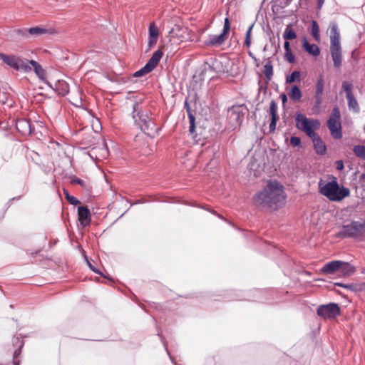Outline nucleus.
I'll return each mask as SVG.
<instances>
[{"instance_id": "obj_53", "label": "nucleus", "mask_w": 365, "mask_h": 365, "mask_svg": "<svg viewBox=\"0 0 365 365\" xmlns=\"http://www.w3.org/2000/svg\"><path fill=\"white\" fill-rule=\"evenodd\" d=\"M253 60H254V61H255V65H256L257 66H259L258 59H257L256 57H255V58H253Z\"/></svg>"}, {"instance_id": "obj_34", "label": "nucleus", "mask_w": 365, "mask_h": 365, "mask_svg": "<svg viewBox=\"0 0 365 365\" xmlns=\"http://www.w3.org/2000/svg\"><path fill=\"white\" fill-rule=\"evenodd\" d=\"M253 27H254V24H252L250 26V27L248 28V29L246 32V34H245L244 46H246L247 48H250L251 46V43H252L251 35H252V31Z\"/></svg>"}, {"instance_id": "obj_27", "label": "nucleus", "mask_w": 365, "mask_h": 365, "mask_svg": "<svg viewBox=\"0 0 365 365\" xmlns=\"http://www.w3.org/2000/svg\"><path fill=\"white\" fill-rule=\"evenodd\" d=\"M264 75L267 81H270L273 76V66L272 61L268 60L264 66Z\"/></svg>"}, {"instance_id": "obj_15", "label": "nucleus", "mask_w": 365, "mask_h": 365, "mask_svg": "<svg viewBox=\"0 0 365 365\" xmlns=\"http://www.w3.org/2000/svg\"><path fill=\"white\" fill-rule=\"evenodd\" d=\"M48 86L52 88L58 95L64 96L69 91V86L64 80H58L53 86L50 82H46Z\"/></svg>"}, {"instance_id": "obj_48", "label": "nucleus", "mask_w": 365, "mask_h": 365, "mask_svg": "<svg viewBox=\"0 0 365 365\" xmlns=\"http://www.w3.org/2000/svg\"><path fill=\"white\" fill-rule=\"evenodd\" d=\"M325 0H317V7L318 9H321L324 3Z\"/></svg>"}, {"instance_id": "obj_16", "label": "nucleus", "mask_w": 365, "mask_h": 365, "mask_svg": "<svg viewBox=\"0 0 365 365\" xmlns=\"http://www.w3.org/2000/svg\"><path fill=\"white\" fill-rule=\"evenodd\" d=\"M78 217L83 227L89 225L91 220L89 209L86 206H79L78 207Z\"/></svg>"}, {"instance_id": "obj_54", "label": "nucleus", "mask_w": 365, "mask_h": 365, "mask_svg": "<svg viewBox=\"0 0 365 365\" xmlns=\"http://www.w3.org/2000/svg\"><path fill=\"white\" fill-rule=\"evenodd\" d=\"M292 1V0H286L285 1V6H288L289 4H290V3Z\"/></svg>"}, {"instance_id": "obj_31", "label": "nucleus", "mask_w": 365, "mask_h": 365, "mask_svg": "<svg viewBox=\"0 0 365 365\" xmlns=\"http://www.w3.org/2000/svg\"><path fill=\"white\" fill-rule=\"evenodd\" d=\"M311 33L312 36L317 41H320L319 27L316 21H312Z\"/></svg>"}, {"instance_id": "obj_52", "label": "nucleus", "mask_w": 365, "mask_h": 365, "mask_svg": "<svg viewBox=\"0 0 365 365\" xmlns=\"http://www.w3.org/2000/svg\"><path fill=\"white\" fill-rule=\"evenodd\" d=\"M248 55H249V56H250L252 59H253V58H255V57L251 51H248Z\"/></svg>"}, {"instance_id": "obj_3", "label": "nucleus", "mask_w": 365, "mask_h": 365, "mask_svg": "<svg viewBox=\"0 0 365 365\" xmlns=\"http://www.w3.org/2000/svg\"><path fill=\"white\" fill-rule=\"evenodd\" d=\"M330 29V53L334 62V66L339 68L341 65L342 56L340 43V34L336 22H331Z\"/></svg>"}, {"instance_id": "obj_5", "label": "nucleus", "mask_w": 365, "mask_h": 365, "mask_svg": "<svg viewBox=\"0 0 365 365\" xmlns=\"http://www.w3.org/2000/svg\"><path fill=\"white\" fill-rule=\"evenodd\" d=\"M296 128L304 132L308 137H313L316 131L320 128V122L317 119L308 118L301 113H297L294 115Z\"/></svg>"}, {"instance_id": "obj_36", "label": "nucleus", "mask_w": 365, "mask_h": 365, "mask_svg": "<svg viewBox=\"0 0 365 365\" xmlns=\"http://www.w3.org/2000/svg\"><path fill=\"white\" fill-rule=\"evenodd\" d=\"M334 285L335 286H338V287H344L346 289H349L350 291H352V292H356L357 290H359V285L357 284H343V283H341V282H336L334 283Z\"/></svg>"}, {"instance_id": "obj_4", "label": "nucleus", "mask_w": 365, "mask_h": 365, "mask_svg": "<svg viewBox=\"0 0 365 365\" xmlns=\"http://www.w3.org/2000/svg\"><path fill=\"white\" fill-rule=\"evenodd\" d=\"M139 106L140 105L138 102L133 104V118L144 133L151 135L157 130L155 124L149 117L148 113L143 112Z\"/></svg>"}, {"instance_id": "obj_10", "label": "nucleus", "mask_w": 365, "mask_h": 365, "mask_svg": "<svg viewBox=\"0 0 365 365\" xmlns=\"http://www.w3.org/2000/svg\"><path fill=\"white\" fill-rule=\"evenodd\" d=\"M244 105H234L227 110V118L230 128L233 130L240 127L245 115Z\"/></svg>"}, {"instance_id": "obj_43", "label": "nucleus", "mask_w": 365, "mask_h": 365, "mask_svg": "<svg viewBox=\"0 0 365 365\" xmlns=\"http://www.w3.org/2000/svg\"><path fill=\"white\" fill-rule=\"evenodd\" d=\"M336 168L339 170H341L344 169V163L342 160H337L336 161Z\"/></svg>"}, {"instance_id": "obj_19", "label": "nucleus", "mask_w": 365, "mask_h": 365, "mask_svg": "<svg viewBox=\"0 0 365 365\" xmlns=\"http://www.w3.org/2000/svg\"><path fill=\"white\" fill-rule=\"evenodd\" d=\"M313 142L314 150L318 155H324L326 153V145L322 138L316 133L314 136L310 137Z\"/></svg>"}, {"instance_id": "obj_2", "label": "nucleus", "mask_w": 365, "mask_h": 365, "mask_svg": "<svg viewBox=\"0 0 365 365\" xmlns=\"http://www.w3.org/2000/svg\"><path fill=\"white\" fill-rule=\"evenodd\" d=\"M319 192L331 201H341L344 198L349 196L350 190L344 186L340 187L336 178L331 177V180L329 182L320 180L319 182Z\"/></svg>"}, {"instance_id": "obj_33", "label": "nucleus", "mask_w": 365, "mask_h": 365, "mask_svg": "<svg viewBox=\"0 0 365 365\" xmlns=\"http://www.w3.org/2000/svg\"><path fill=\"white\" fill-rule=\"evenodd\" d=\"M353 152L358 158L365 160V145H355Z\"/></svg>"}, {"instance_id": "obj_44", "label": "nucleus", "mask_w": 365, "mask_h": 365, "mask_svg": "<svg viewBox=\"0 0 365 365\" xmlns=\"http://www.w3.org/2000/svg\"><path fill=\"white\" fill-rule=\"evenodd\" d=\"M284 51H285V52L292 51V50H291V48H290L289 42V41H286L284 42Z\"/></svg>"}, {"instance_id": "obj_47", "label": "nucleus", "mask_w": 365, "mask_h": 365, "mask_svg": "<svg viewBox=\"0 0 365 365\" xmlns=\"http://www.w3.org/2000/svg\"><path fill=\"white\" fill-rule=\"evenodd\" d=\"M184 106L185 108H186V110L187 112V114L188 113H191V110H190V105L188 103V102L187 101H185L184 103Z\"/></svg>"}, {"instance_id": "obj_13", "label": "nucleus", "mask_w": 365, "mask_h": 365, "mask_svg": "<svg viewBox=\"0 0 365 365\" xmlns=\"http://www.w3.org/2000/svg\"><path fill=\"white\" fill-rule=\"evenodd\" d=\"M317 314L324 319H333L340 315V307L337 304L329 303L320 305L317 310Z\"/></svg>"}, {"instance_id": "obj_41", "label": "nucleus", "mask_w": 365, "mask_h": 365, "mask_svg": "<svg viewBox=\"0 0 365 365\" xmlns=\"http://www.w3.org/2000/svg\"><path fill=\"white\" fill-rule=\"evenodd\" d=\"M284 58L289 62V63H294L295 61V57L294 54L292 53V51H287L284 53Z\"/></svg>"}, {"instance_id": "obj_23", "label": "nucleus", "mask_w": 365, "mask_h": 365, "mask_svg": "<svg viewBox=\"0 0 365 365\" xmlns=\"http://www.w3.org/2000/svg\"><path fill=\"white\" fill-rule=\"evenodd\" d=\"M356 272V268L351 264L343 262L341 267L339 269V273L344 277H347L352 275Z\"/></svg>"}, {"instance_id": "obj_51", "label": "nucleus", "mask_w": 365, "mask_h": 365, "mask_svg": "<svg viewBox=\"0 0 365 365\" xmlns=\"http://www.w3.org/2000/svg\"><path fill=\"white\" fill-rule=\"evenodd\" d=\"M212 213L215 215H217L218 217L225 220V219L222 216H221L219 214H217L215 211H212Z\"/></svg>"}, {"instance_id": "obj_38", "label": "nucleus", "mask_w": 365, "mask_h": 365, "mask_svg": "<svg viewBox=\"0 0 365 365\" xmlns=\"http://www.w3.org/2000/svg\"><path fill=\"white\" fill-rule=\"evenodd\" d=\"M289 143L292 147H294V148L295 147H298V148L302 147L301 139L299 137L292 136L290 138Z\"/></svg>"}, {"instance_id": "obj_24", "label": "nucleus", "mask_w": 365, "mask_h": 365, "mask_svg": "<svg viewBox=\"0 0 365 365\" xmlns=\"http://www.w3.org/2000/svg\"><path fill=\"white\" fill-rule=\"evenodd\" d=\"M28 64L30 66H32L34 68V72L38 76V77L44 81L45 76H46V71L42 68V66L36 61L34 60H30L27 61Z\"/></svg>"}, {"instance_id": "obj_1", "label": "nucleus", "mask_w": 365, "mask_h": 365, "mask_svg": "<svg viewBox=\"0 0 365 365\" xmlns=\"http://www.w3.org/2000/svg\"><path fill=\"white\" fill-rule=\"evenodd\" d=\"M287 195L284 186L277 180H268L267 185L252 197L255 206L272 211L283 207Z\"/></svg>"}, {"instance_id": "obj_7", "label": "nucleus", "mask_w": 365, "mask_h": 365, "mask_svg": "<svg viewBox=\"0 0 365 365\" xmlns=\"http://www.w3.org/2000/svg\"><path fill=\"white\" fill-rule=\"evenodd\" d=\"M327 126L333 138L338 140L342 138L341 113L338 107L332 109L327 120Z\"/></svg>"}, {"instance_id": "obj_6", "label": "nucleus", "mask_w": 365, "mask_h": 365, "mask_svg": "<svg viewBox=\"0 0 365 365\" xmlns=\"http://www.w3.org/2000/svg\"><path fill=\"white\" fill-rule=\"evenodd\" d=\"M365 234V222L351 221L349 224L342 226L337 237L341 238H359Z\"/></svg>"}, {"instance_id": "obj_42", "label": "nucleus", "mask_w": 365, "mask_h": 365, "mask_svg": "<svg viewBox=\"0 0 365 365\" xmlns=\"http://www.w3.org/2000/svg\"><path fill=\"white\" fill-rule=\"evenodd\" d=\"M71 102L73 105H76V106H81L82 104V101H81V98H74L73 96H71Z\"/></svg>"}, {"instance_id": "obj_55", "label": "nucleus", "mask_w": 365, "mask_h": 365, "mask_svg": "<svg viewBox=\"0 0 365 365\" xmlns=\"http://www.w3.org/2000/svg\"><path fill=\"white\" fill-rule=\"evenodd\" d=\"M302 0H299V1H301Z\"/></svg>"}, {"instance_id": "obj_32", "label": "nucleus", "mask_w": 365, "mask_h": 365, "mask_svg": "<svg viewBox=\"0 0 365 365\" xmlns=\"http://www.w3.org/2000/svg\"><path fill=\"white\" fill-rule=\"evenodd\" d=\"M301 73L298 71H293L289 76L286 78L287 83H292L295 81H300Z\"/></svg>"}, {"instance_id": "obj_49", "label": "nucleus", "mask_w": 365, "mask_h": 365, "mask_svg": "<svg viewBox=\"0 0 365 365\" xmlns=\"http://www.w3.org/2000/svg\"><path fill=\"white\" fill-rule=\"evenodd\" d=\"M195 124H190L189 130L191 133H192L195 131Z\"/></svg>"}, {"instance_id": "obj_12", "label": "nucleus", "mask_w": 365, "mask_h": 365, "mask_svg": "<svg viewBox=\"0 0 365 365\" xmlns=\"http://www.w3.org/2000/svg\"><path fill=\"white\" fill-rule=\"evenodd\" d=\"M163 53L161 50L158 49L155 51L150 58L148 60L147 63L140 70L134 73L135 77L143 76L150 72H151L158 64L160 61Z\"/></svg>"}, {"instance_id": "obj_26", "label": "nucleus", "mask_w": 365, "mask_h": 365, "mask_svg": "<svg viewBox=\"0 0 365 365\" xmlns=\"http://www.w3.org/2000/svg\"><path fill=\"white\" fill-rule=\"evenodd\" d=\"M16 128L19 131L24 133H26V132L30 133L31 132L30 122L26 119L19 120L16 122Z\"/></svg>"}, {"instance_id": "obj_30", "label": "nucleus", "mask_w": 365, "mask_h": 365, "mask_svg": "<svg viewBox=\"0 0 365 365\" xmlns=\"http://www.w3.org/2000/svg\"><path fill=\"white\" fill-rule=\"evenodd\" d=\"M47 29L38 26L28 29L29 36H41L47 34Z\"/></svg>"}, {"instance_id": "obj_20", "label": "nucleus", "mask_w": 365, "mask_h": 365, "mask_svg": "<svg viewBox=\"0 0 365 365\" xmlns=\"http://www.w3.org/2000/svg\"><path fill=\"white\" fill-rule=\"evenodd\" d=\"M324 81L323 76H319L317 83H316V92H315V99H316V103L317 105H320L322 101V96L324 93Z\"/></svg>"}, {"instance_id": "obj_50", "label": "nucleus", "mask_w": 365, "mask_h": 365, "mask_svg": "<svg viewBox=\"0 0 365 365\" xmlns=\"http://www.w3.org/2000/svg\"><path fill=\"white\" fill-rule=\"evenodd\" d=\"M89 267L92 269V270L94 272L101 274V272L99 270L96 269L93 267H92V265L91 264H89Z\"/></svg>"}, {"instance_id": "obj_21", "label": "nucleus", "mask_w": 365, "mask_h": 365, "mask_svg": "<svg viewBox=\"0 0 365 365\" xmlns=\"http://www.w3.org/2000/svg\"><path fill=\"white\" fill-rule=\"evenodd\" d=\"M302 48L309 54L313 56H318L320 54V49L317 44H310L306 37L302 38Z\"/></svg>"}, {"instance_id": "obj_39", "label": "nucleus", "mask_w": 365, "mask_h": 365, "mask_svg": "<svg viewBox=\"0 0 365 365\" xmlns=\"http://www.w3.org/2000/svg\"><path fill=\"white\" fill-rule=\"evenodd\" d=\"M66 197L71 205H76L80 204V201L76 197L69 195L68 192H66Z\"/></svg>"}, {"instance_id": "obj_37", "label": "nucleus", "mask_w": 365, "mask_h": 365, "mask_svg": "<svg viewBox=\"0 0 365 365\" xmlns=\"http://www.w3.org/2000/svg\"><path fill=\"white\" fill-rule=\"evenodd\" d=\"M352 87V83L349 81L342 83V89L346 92V97L353 96Z\"/></svg>"}, {"instance_id": "obj_45", "label": "nucleus", "mask_w": 365, "mask_h": 365, "mask_svg": "<svg viewBox=\"0 0 365 365\" xmlns=\"http://www.w3.org/2000/svg\"><path fill=\"white\" fill-rule=\"evenodd\" d=\"M188 118H189V120H190V124H195V116L191 113H188Z\"/></svg>"}, {"instance_id": "obj_18", "label": "nucleus", "mask_w": 365, "mask_h": 365, "mask_svg": "<svg viewBox=\"0 0 365 365\" xmlns=\"http://www.w3.org/2000/svg\"><path fill=\"white\" fill-rule=\"evenodd\" d=\"M342 261L333 260L326 263L320 269L321 273L324 274H333L336 272H339V269L341 267Z\"/></svg>"}, {"instance_id": "obj_28", "label": "nucleus", "mask_w": 365, "mask_h": 365, "mask_svg": "<svg viewBox=\"0 0 365 365\" xmlns=\"http://www.w3.org/2000/svg\"><path fill=\"white\" fill-rule=\"evenodd\" d=\"M346 99L349 108L353 110L356 113H359L360 110V108L354 95L351 96H347Z\"/></svg>"}, {"instance_id": "obj_9", "label": "nucleus", "mask_w": 365, "mask_h": 365, "mask_svg": "<svg viewBox=\"0 0 365 365\" xmlns=\"http://www.w3.org/2000/svg\"><path fill=\"white\" fill-rule=\"evenodd\" d=\"M230 31V22L228 18H225L222 32L219 35H209L204 44L208 47H215L222 45L228 37Z\"/></svg>"}, {"instance_id": "obj_29", "label": "nucleus", "mask_w": 365, "mask_h": 365, "mask_svg": "<svg viewBox=\"0 0 365 365\" xmlns=\"http://www.w3.org/2000/svg\"><path fill=\"white\" fill-rule=\"evenodd\" d=\"M71 184H78L83 189L86 190L87 191H90L91 186L88 183L83 181V180L76 178V176H73L71 178Z\"/></svg>"}, {"instance_id": "obj_40", "label": "nucleus", "mask_w": 365, "mask_h": 365, "mask_svg": "<svg viewBox=\"0 0 365 365\" xmlns=\"http://www.w3.org/2000/svg\"><path fill=\"white\" fill-rule=\"evenodd\" d=\"M15 33L17 36L26 38L29 36L28 33V29H19L15 30Z\"/></svg>"}, {"instance_id": "obj_8", "label": "nucleus", "mask_w": 365, "mask_h": 365, "mask_svg": "<svg viewBox=\"0 0 365 365\" xmlns=\"http://www.w3.org/2000/svg\"><path fill=\"white\" fill-rule=\"evenodd\" d=\"M0 60L16 71H22L24 72L31 71V67L28 64L27 61H24L16 55H7L0 53Z\"/></svg>"}, {"instance_id": "obj_11", "label": "nucleus", "mask_w": 365, "mask_h": 365, "mask_svg": "<svg viewBox=\"0 0 365 365\" xmlns=\"http://www.w3.org/2000/svg\"><path fill=\"white\" fill-rule=\"evenodd\" d=\"M170 41L174 43H180L191 40L192 36L187 27L175 25L169 33Z\"/></svg>"}, {"instance_id": "obj_22", "label": "nucleus", "mask_w": 365, "mask_h": 365, "mask_svg": "<svg viewBox=\"0 0 365 365\" xmlns=\"http://www.w3.org/2000/svg\"><path fill=\"white\" fill-rule=\"evenodd\" d=\"M149 37H148V46L153 47L157 42L159 35L158 29L154 23H151L149 26Z\"/></svg>"}, {"instance_id": "obj_25", "label": "nucleus", "mask_w": 365, "mask_h": 365, "mask_svg": "<svg viewBox=\"0 0 365 365\" xmlns=\"http://www.w3.org/2000/svg\"><path fill=\"white\" fill-rule=\"evenodd\" d=\"M288 94L289 98L294 102L299 101L302 96V93L299 88L296 85H294L290 88Z\"/></svg>"}, {"instance_id": "obj_46", "label": "nucleus", "mask_w": 365, "mask_h": 365, "mask_svg": "<svg viewBox=\"0 0 365 365\" xmlns=\"http://www.w3.org/2000/svg\"><path fill=\"white\" fill-rule=\"evenodd\" d=\"M280 98L282 99V103L283 105L284 106V104L287 103V96L285 93H282L280 95Z\"/></svg>"}, {"instance_id": "obj_14", "label": "nucleus", "mask_w": 365, "mask_h": 365, "mask_svg": "<svg viewBox=\"0 0 365 365\" xmlns=\"http://www.w3.org/2000/svg\"><path fill=\"white\" fill-rule=\"evenodd\" d=\"M12 346L15 349L13 355L14 365H20V360L18 359L21 354V349L24 346V339L19 336H14L12 339Z\"/></svg>"}, {"instance_id": "obj_17", "label": "nucleus", "mask_w": 365, "mask_h": 365, "mask_svg": "<svg viewBox=\"0 0 365 365\" xmlns=\"http://www.w3.org/2000/svg\"><path fill=\"white\" fill-rule=\"evenodd\" d=\"M277 109V103L274 100H272L269 104V115L271 116V122L269 123L270 132H274L276 129L277 123L279 120Z\"/></svg>"}, {"instance_id": "obj_35", "label": "nucleus", "mask_w": 365, "mask_h": 365, "mask_svg": "<svg viewBox=\"0 0 365 365\" xmlns=\"http://www.w3.org/2000/svg\"><path fill=\"white\" fill-rule=\"evenodd\" d=\"M283 38L286 40H292L297 38V34L292 29L287 26L283 34Z\"/></svg>"}]
</instances>
